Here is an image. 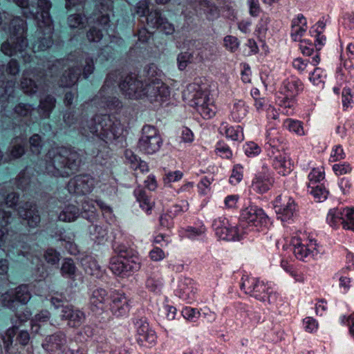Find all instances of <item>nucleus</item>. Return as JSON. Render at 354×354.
<instances>
[{
	"instance_id": "obj_31",
	"label": "nucleus",
	"mask_w": 354,
	"mask_h": 354,
	"mask_svg": "<svg viewBox=\"0 0 354 354\" xmlns=\"http://www.w3.org/2000/svg\"><path fill=\"white\" fill-rule=\"evenodd\" d=\"M80 215V209L77 206L68 205L60 212L58 219L63 222H72L75 221Z\"/></svg>"
},
{
	"instance_id": "obj_41",
	"label": "nucleus",
	"mask_w": 354,
	"mask_h": 354,
	"mask_svg": "<svg viewBox=\"0 0 354 354\" xmlns=\"http://www.w3.org/2000/svg\"><path fill=\"white\" fill-rule=\"evenodd\" d=\"M134 194L140 203V207L149 212L152 207V203L150 202V199L146 195L145 191L141 188H137L134 191Z\"/></svg>"
},
{
	"instance_id": "obj_64",
	"label": "nucleus",
	"mask_w": 354,
	"mask_h": 354,
	"mask_svg": "<svg viewBox=\"0 0 354 354\" xmlns=\"http://www.w3.org/2000/svg\"><path fill=\"white\" fill-rule=\"evenodd\" d=\"M86 37L89 41L98 42L101 40L102 34L100 30L93 27L87 32Z\"/></svg>"
},
{
	"instance_id": "obj_7",
	"label": "nucleus",
	"mask_w": 354,
	"mask_h": 354,
	"mask_svg": "<svg viewBox=\"0 0 354 354\" xmlns=\"http://www.w3.org/2000/svg\"><path fill=\"white\" fill-rule=\"evenodd\" d=\"M303 90V84L300 80L291 77L285 80L279 91L277 100L279 104L285 109H290L295 104V97ZM287 115L292 111L287 110Z\"/></svg>"
},
{
	"instance_id": "obj_19",
	"label": "nucleus",
	"mask_w": 354,
	"mask_h": 354,
	"mask_svg": "<svg viewBox=\"0 0 354 354\" xmlns=\"http://www.w3.org/2000/svg\"><path fill=\"white\" fill-rule=\"evenodd\" d=\"M274 207L278 215V218L284 222L293 216L296 206L295 201L291 198L280 195L276 198Z\"/></svg>"
},
{
	"instance_id": "obj_23",
	"label": "nucleus",
	"mask_w": 354,
	"mask_h": 354,
	"mask_svg": "<svg viewBox=\"0 0 354 354\" xmlns=\"http://www.w3.org/2000/svg\"><path fill=\"white\" fill-rule=\"evenodd\" d=\"M17 213L20 218L26 221L27 225L32 228L37 227L40 223V216L35 204L26 202L21 204L17 208Z\"/></svg>"
},
{
	"instance_id": "obj_63",
	"label": "nucleus",
	"mask_w": 354,
	"mask_h": 354,
	"mask_svg": "<svg viewBox=\"0 0 354 354\" xmlns=\"http://www.w3.org/2000/svg\"><path fill=\"white\" fill-rule=\"evenodd\" d=\"M261 149L259 145L253 142L247 143L245 148V153L248 156H254L259 154Z\"/></svg>"
},
{
	"instance_id": "obj_53",
	"label": "nucleus",
	"mask_w": 354,
	"mask_h": 354,
	"mask_svg": "<svg viewBox=\"0 0 354 354\" xmlns=\"http://www.w3.org/2000/svg\"><path fill=\"white\" fill-rule=\"evenodd\" d=\"M344 230L354 232V208L344 209Z\"/></svg>"
},
{
	"instance_id": "obj_49",
	"label": "nucleus",
	"mask_w": 354,
	"mask_h": 354,
	"mask_svg": "<svg viewBox=\"0 0 354 354\" xmlns=\"http://www.w3.org/2000/svg\"><path fill=\"white\" fill-rule=\"evenodd\" d=\"M13 110L14 113L19 117H28L32 115L35 107L28 103H19Z\"/></svg>"
},
{
	"instance_id": "obj_15",
	"label": "nucleus",
	"mask_w": 354,
	"mask_h": 354,
	"mask_svg": "<svg viewBox=\"0 0 354 354\" xmlns=\"http://www.w3.org/2000/svg\"><path fill=\"white\" fill-rule=\"evenodd\" d=\"M184 45L190 50L195 52L197 62H203L205 60L213 59L217 53V48L209 44H202L198 40L187 39L184 41Z\"/></svg>"
},
{
	"instance_id": "obj_20",
	"label": "nucleus",
	"mask_w": 354,
	"mask_h": 354,
	"mask_svg": "<svg viewBox=\"0 0 354 354\" xmlns=\"http://www.w3.org/2000/svg\"><path fill=\"white\" fill-rule=\"evenodd\" d=\"M115 81L116 77L114 74H109L107 75L104 85L102 86L98 95L96 96V98L94 100L95 101L98 97L101 99V102L99 104L101 107H106L110 110H118L122 107L121 102L118 98L115 97H106L104 96L106 89L110 88L115 82Z\"/></svg>"
},
{
	"instance_id": "obj_10",
	"label": "nucleus",
	"mask_w": 354,
	"mask_h": 354,
	"mask_svg": "<svg viewBox=\"0 0 354 354\" xmlns=\"http://www.w3.org/2000/svg\"><path fill=\"white\" fill-rule=\"evenodd\" d=\"M189 91H194L195 93L192 95V106L196 108L197 111L205 119L213 117L216 113L215 105L210 102L208 97V91L198 83L189 84L187 87Z\"/></svg>"
},
{
	"instance_id": "obj_59",
	"label": "nucleus",
	"mask_w": 354,
	"mask_h": 354,
	"mask_svg": "<svg viewBox=\"0 0 354 354\" xmlns=\"http://www.w3.org/2000/svg\"><path fill=\"white\" fill-rule=\"evenodd\" d=\"M30 149L33 153L39 154L41 149V137L38 134H35L30 138Z\"/></svg>"
},
{
	"instance_id": "obj_9",
	"label": "nucleus",
	"mask_w": 354,
	"mask_h": 354,
	"mask_svg": "<svg viewBox=\"0 0 354 354\" xmlns=\"http://www.w3.org/2000/svg\"><path fill=\"white\" fill-rule=\"evenodd\" d=\"M94 71V63L92 58L85 55L80 61V66L75 64L70 66L62 76L59 85L68 87L74 85L78 80L82 71L84 78H87Z\"/></svg>"
},
{
	"instance_id": "obj_16",
	"label": "nucleus",
	"mask_w": 354,
	"mask_h": 354,
	"mask_svg": "<svg viewBox=\"0 0 354 354\" xmlns=\"http://www.w3.org/2000/svg\"><path fill=\"white\" fill-rule=\"evenodd\" d=\"M109 268L113 274L124 276L137 270L139 266L132 257H112L109 262Z\"/></svg>"
},
{
	"instance_id": "obj_36",
	"label": "nucleus",
	"mask_w": 354,
	"mask_h": 354,
	"mask_svg": "<svg viewBox=\"0 0 354 354\" xmlns=\"http://www.w3.org/2000/svg\"><path fill=\"white\" fill-rule=\"evenodd\" d=\"M77 269L72 259H64L62 263L60 272L62 277L74 281L77 277Z\"/></svg>"
},
{
	"instance_id": "obj_11",
	"label": "nucleus",
	"mask_w": 354,
	"mask_h": 354,
	"mask_svg": "<svg viewBox=\"0 0 354 354\" xmlns=\"http://www.w3.org/2000/svg\"><path fill=\"white\" fill-rule=\"evenodd\" d=\"M162 145L158 130L153 126L145 125L137 145L139 150L145 154H153L159 151Z\"/></svg>"
},
{
	"instance_id": "obj_45",
	"label": "nucleus",
	"mask_w": 354,
	"mask_h": 354,
	"mask_svg": "<svg viewBox=\"0 0 354 354\" xmlns=\"http://www.w3.org/2000/svg\"><path fill=\"white\" fill-rule=\"evenodd\" d=\"M247 109L242 101L235 102L231 111V115L235 122H241L246 115Z\"/></svg>"
},
{
	"instance_id": "obj_50",
	"label": "nucleus",
	"mask_w": 354,
	"mask_h": 354,
	"mask_svg": "<svg viewBox=\"0 0 354 354\" xmlns=\"http://www.w3.org/2000/svg\"><path fill=\"white\" fill-rule=\"evenodd\" d=\"M315 27L316 28L314 30L316 33L315 46L317 48V50H319L321 47L324 44V41L326 40L325 36L322 35V32L325 27V24L323 21H319L316 24Z\"/></svg>"
},
{
	"instance_id": "obj_29",
	"label": "nucleus",
	"mask_w": 354,
	"mask_h": 354,
	"mask_svg": "<svg viewBox=\"0 0 354 354\" xmlns=\"http://www.w3.org/2000/svg\"><path fill=\"white\" fill-rule=\"evenodd\" d=\"M81 264L85 272L96 278L102 276L100 266L97 261L91 256H85L81 259Z\"/></svg>"
},
{
	"instance_id": "obj_43",
	"label": "nucleus",
	"mask_w": 354,
	"mask_h": 354,
	"mask_svg": "<svg viewBox=\"0 0 354 354\" xmlns=\"http://www.w3.org/2000/svg\"><path fill=\"white\" fill-rule=\"evenodd\" d=\"M284 127L290 132L297 136H302L305 135L303 123L301 121L292 119H286L284 121Z\"/></svg>"
},
{
	"instance_id": "obj_28",
	"label": "nucleus",
	"mask_w": 354,
	"mask_h": 354,
	"mask_svg": "<svg viewBox=\"0 0 354 354\" xmlns=\"http://www.w3.org/2000/svg\"><path fill=\"white\" fill-rule=\"evenodd\" d=\"M292 248L291 250L295 257L299 260H304V258L308 257L313 252V250H316V242L310 241L309 244H304L301 242L299 239L294 238L292 240Z\"/></svg>"
},
{
	"instance_id": "obj_13",
	"label": "nucleus",
	"mask_w": 354,
	"mask_h": 354,
	"mask_svg": "<svg viewBox=\"0 0 354 354\" xmlns=\"http://www.w3.org/2000/svg\"><path fill=\"white\" fill-rule=\"evenodd\" d=\"M242 281L241 288L245 290V293L250 294L261 301H270V288L267 287L263 281L248 277H243Z\"/></svg>"
},
{
	"instance_id": "obj_44",
	"label": "nucleus",
	"mask_w": 354,
	"mask_h": 354,
	"mask_svg": "<svg viewBox=\"0 0 354 354\" xmlns=\"http://www.w3.org/2000/svg\"><path fill=\"white\" fill-rule=\"evenodd\" d=\"M164 17L158 10H152L146 17L147 24L149 28L157 29L160 28V24L162 21Z\"/></svg>"
},
{
	"instance_id": "obj_37",
	"label": "nucleus",
	"mask_w": 354,
	"mask_h": 354,
	"mask_svg": "<svg viewBox=\"0 0 354 354\" xmlns=\"http://www.w3.org/2000/svg\"><path fill=\"white\" fill-rule=\"evenodd\" d=\"M191 63H198L196 59L195 52L187 48V51L180 53L177 57V64L179 70L183 71Z\"/></svg>"
},
{
	"instance_id": "obj_48",
	"label": "nucleus",
	"mask_w": 354,
	"mask_h": 354,
	"mask_svg": "<svg viewBox=\"0 0 354 354\" xmlns=\"http://www.w3.org/2000/svg\"><path fill=\"white\" fill-rule=\"evenodd\" d=\"M309 192L313 196V197L321 202L326 199L328 196V191L321 185H308Z\"/></svg>"
},
{
	"instance_id": "obj_27",
	"label": "nucleus",
	"mask_w": 354,
	"mask_h": 354,
	"mask_svg": "<svg viewBox=\"0 0 354 354\" xmlns=\"http://www.w3.org/2000/svg\"><path fill=\"white\" fill-rule=\"evenodd\" d=\"M109 304L110 310L116 316H121L129 310V304L127 297L123 293L113 292L111 296Z\"/></svg>"
},
{
	"instance_id": "obj_51",
	"label": "nucleus",
	"mask_w": 354,
	"mask_h": 354,
	"mask_svg": "<svg viewBox=\"0 0 354 354\" xmlns=\"http://www.w3.org/2000/svg\"><path fill=\"white\" fill-rule=\"evenodd\" d=\"M63 121L68 127H73L74 128L79 129L80 123L84 120H81L77 125V118L75 116V111L71 109L66 111L63 115ZM80 131V129H78Z\"/></svg>"
},
{
	"instance_id": "obj_57",
	"label": "nucleus",
	"mask_w": 354,
	"mask_h": 354,
	"mask_svg": "<svg viewBox=\"0 0 354 354\" xmlns=\"http://www.w3.org/2000/svg\"><path fill=\"white\" fill-rule=\"evenodd\" d=\"M30 183V177L26 171L19 173L17 179V187L21 189H26Z\"/></svg>"
},
{
	"instance_id": "obj_33",
	"label": "nucleus",
	"mask_w": 354,
	"mask_h": 354,
	"mask_svg": "<svg viewBox=\"0 0 354 354\" xmlns=\"http://www.w3.org/2000/svg\"><path fill=\"white\" fill-rule=\"evenodd\" d=\"M55 236L57 237V240L63 243V245L66 248L68 251L73 254H75L77 252L76 245L73 243V234H66L64 229L58 230L55 233Z\"/></svg>"
},
{
	"instance_id": "obj_18",
	"label": "nucleus",
	"mask_w": 354,
	"mask_h": 354,
	"mask_svg": "<svg viewBox=\"0 0 354 354\" xmlns=\"http://www.w3.org/2000/svg\"><path fill=\"white\" fill-rule=\"evenodd\" d=\"M66 336L61 332L47 335L42 342V348L50 353H63L66 348Z\"/></svg>"
},
{
	"instance_id": "obj_12",
	"label": "nucleus",
	"mask_w": 354,
	"mask_h": 354,
	"mask_svg": "<svg viewBox=\"0 0 354 354\" xmlns=\"http://www.w3.org/2000/svg\"><path fill=\"white\" fill-rule=\"evenodd\" d=\"M31 298L28 286L20 285L14 290L6 292L1 296L0 301L3 307L15 310L17 308V303L26 304Z\"/></svg>"
},
{
	"instance_id": "obj_3",
	"label": "nucleus",
	"mask_w": 354,
	"mask_h": 354,
	"mask_svg": "<svg viewBox=\"0 0 354 354\" xmlns=\"http://www.w3.org/2000/svg\"><path fill=\"white\" fill-rule=\"evenodd\" d=\"M52 6L50 0H38V11L24 12L26 17H32L37 24L38 39L33 44L34 51L45 50L53 44L52 35L53 32V21L49 10Z\"/></svg>"
},
{
	"instance_id": "obj_39",
	"label": "nucleus",
	"mask_w": 354,
	"mask_h": 354,
	"mask_svg": "<svg viewBox=\"0 0 354 354\" xmlns=\"http://www.w3.org/2000/svg\"><path fill=\"white\" fill-rule=\"evenodd\" d=\"M88 232L91 239L95 242H97L99 243L105 239L107 234L106 230L97 224L91 225L88 227Z\"/></svg>"
},
{
	"instance_id": "obj_32",
	"label": "nucleus",
	"mask_w": 354,
	"mask_h": 354,
	"mask_svg": "<svg viewBox=\"0 0 354 354\" xmlns=\"http://www.w3.org/2000/svg\"><path fill=\"white\" fill-rule=\"evenodd\" d=\"M221 134H224L227 138H230L233 140L242 141L244 138L243 129L240 126H237L236 129L230 127L225 123L221 124L219 127Z\"/></svg>"
},
{
	"instance_id": "obj_24",
	"label": "nucleus",
	"mask_w": 354,
	"mask_h": 354,
	"mask_svg": "<svg viewBox=\"0 0 354 354\" xmlns=\"http://www.w3.org/2000/svg\"><path fill=\"white\" fill-rule=\"evenodd\" d=\"M60 316L62 320L68 322V325L71 327L80 326L85 319L84 313L71 305L62 306Z\"/></svg>"
},
{
	"instance_id": "obj_21",
	"label": "nucleus",
	"mask_w": 354,
	"mask_h": 354,
	"mask_svg": "<svg viewBox=\"0 0 354 354\" xmlns=\"http://www.w3.org/2000/svg\"><path fill=\"white\" fill-rule=\"evenodd\" d=\"M93 187V179L89 175H78L70 179L67 188L70 193L86 194Z\"/></svg>"
},
{
	"instance_id": "obj_38",
	"label": "nucleus",
	"mask_w": 354,
	"mask_h": 354,
	"mask_svg": "<svg viewBox=\"0 0 354 354\" xmlns=\"http://www.w3.org/2000/svg\"><path fill=\"white\" fill-rule=\"evenodd\" d=\"M344 209H332L328 212L327 216V221L328 224L333 227H336L339 225H342L344 229V218L343 216Z\"/></svg>"
},
{
	"instance_id": "obj_35",
	"label": "nucleus",
	"mask_w": 354,
	"mask_h": 354,
	"mask_svg": "<svg viewBox=\"0 0 354 354\" xmlns=\"http://www.w3.org/2000/svg\"><path fill=\"white\" fill-rule=\"evenodd\" d=\"M56 100L52 95H47L41 99L39 103V113L42 118H48L55 106Z\"/></svg>"
},
{
	"instance_id": "obj_14",
	"label": "nucleus",
	"mask_w": 354,
	"mask_h": 354,
	"mask_svg": "<svg viewBox=\"0 0 354 354\" xmlns=\"http://www.w3.org/2000/svg\"><path fill=\"white\" fill-rule=\"evenodd\" d=\"M120 90L129 98L145 96V84L136 75H127L119 84Z\"/></svg>"
},
{
	"instance_id": "obj_61",
	"label": "nucleus",
	"mask_w": 354,
	"mask_h": 354,
	"mask_svg": "<svg viewBox=\"0 0 354 354\" xmlns=\"http://www.w3.org/2000/svg\"><path fill=\"white\" fill-rule=\"evenodd\" d=\"M308 178L310 185H314V184H316L324 178V173L318 169H313L309 174Z\"/></svg>"
},
{
	"instance_id": "obj_47",
	"label": "nucleus",
	"mask_w": 354,
	"mask_h": 354,
	"mask_svg": "<svg viewBox=\"0 0 354 354\" xmlns=\"http://www.w3.org/2000/svg\"><path fill=\"white\" fill-rule=\"evenodd\" d=\"M82 216L93 222L95 218L96 208L92 201L86 200L82 203Z\"/></svg>"
},
{
	"instance_id": "obj_25",
	"label": "nucleus",
	"mask_w": 354,
	"mask_h": 354,
	"mask_svg": "<svg viewBox=\"0 0 354 354\" xmlns=\"http://www.w3.org/2000/svg\"><path fill=\"white\" fill-rule=\"evenodd\" d=\"M138 342L142 346H149L155 343L156 335L155 332L149 328V324L143 319L136 322Z\"/></svg>"
},
{
	"instance_id": "obj_46",
	"label": "nucleus",
	"mask_w": 354,
	"mask_h": 354,
	"mask_svg": "<svg viewBox=\"0 0 354 354\" xmlns=\"http://www.w3.org/2000/svg\"><path fill=\"white\" fill-rule=\"evenodd\" d=\"M9 151L10 159L19 158L24 154V147L20 138H16L12 140Z\"/></svg>"
},
{
	"instance_id": "obj_4",
	"label": "nucleus",
	"mask_w": 354,
	"mask_h": 354,
	"mask_svg": "<svg viewBox=\"0 0 354 354\" xmlns=\"http://www.w3.org/2000/svg\"><path fill=\"white\" fill-rule=\"evenodd\" d=\"M26 30L24 20L20 17L13 18L10 23V37L1 47L2 53L8 56L17 55L18 53H22L28 47Z\"/></svg>"
},
{
	"instance_id": "obj_5",
	"label": "nucleus",
	"mask_w": 354,
	"mask_h": 354,
	"mask_svg": "<svg viewBox=\"0 0 354 354\" xmlns=\"http://www.w3.org/2000/svg\"><path fill=\"white\" fill-rule=\"evenodd\" d=\"M145 78V96L153 102H163L169 96V88L156 77V67L152 64L148 66L144 71Z\"/></svg>"
},
{
	"instance_id": "obj_2",
	"label": "nucleus",
	"mask_w": 354,
	"mask_h": 354,
	"mask_svg": "<svg viewBox=\"0 0 354 354\" xmlns=\"http://www.w3.org/2000/svg\"><path fill=\"white\" fill-rule=\"evenodd\" d=\"M80 133L86 137L96 136L106 142H113L122 133L120 122L110 115H96L80 123Z\"/></svg>"
},
{
	"instance_id": "obj_1",
	"label": "nucleus",
	"mask_w": 354,
	"mask_h": 354,
	"mask_svg": "<svg viewBox=\"0 0 354 354\" xmlns=\"http://www.w3.org/2000/svg\"><path fill=\"white\" fill-rule=\"evenodd\" d=\"M80 162V155L75 149L53 148L46 155L45 172L55 177H68L77 170Z\"/></svg>"
},
{
	"instance_id": "obj_56",
	"label": "nucleus",
	"mask_w": 354,
	"mask_h": 354,
	"mask_svg": "<svg viewBox=\"0 0 354 354\" xmlns=\"http://www.w3.org/2000/svg\"><path fill=\"white\" fill-rule=\"evenodd\" d=\"M182 315L186 319L196 322L200 317V312L196 308L186 307L182 310Z\"/></svg>"
},
{
	"instance_id": "obj_58",
	"label": "nucleus",
	"mask_w": 354,
	"mask_h": 354,
	"mask_svg": "<svg viewBox=\"0 0 354 354\" xmlns=\"http://www.w3.org/2000/svg\"><path fill=\"white\" fill-rule=\"evenodd\" d=\"M14 218L10 211H6L0 208V226L1 227H5L12 223Z\"/></svg>"
},
{
	"instance_id": "obj_22",
	"label": "nucleus",
	"mask_w": 354,
	"mask_h": 354,
	"mask_svg": "<svg viewBox=\"0 0 354 354\" xmlns=\"http://www.w3.org/2000/svg\"><path fill=\"white\" fill-rule=\"evenodd\" d=\"M227 221L225 223L223 220L214 221L213 225L215 227L216 234L223 240L234 241L239 240L243 234L244 232L241 230L240 225L235 227H230Z\"/></svg>"
},
{
	"instance_id": "obj_54",
	"label": "nucleus",
	"mask_w": 354,
	"mask_h": 354,
	"mask_svg": "<svg viewBox=\"0 0 354 354\" xmlns=\"http://www.w3.org/2000/svg\"><path fill=\"white\" fill-rule=\"evenodd\" d=\"M60 257V253L53 248H48L44 254L45 261L50 265L57 264Z\"/></svg>"
},
{
	"instance_id": "obj_30",
	"label": "nucleus",
	"mask_w": 354,
	"mask_h": 354,
	"mask_svg": "<svg viewBox=\"0 0 354 354\" xmlns=\"http://www.w3.org/2000/svg\"><path fill=\"white\" fill-rule=\"evenodd\" d=\"M272 183L273 180L268 176L259 174L253 180L252 187L254 191L262 194L267 192Z\"/></svg>"
},
{
	"instance_id": "obj_55",
	"label": "nucleus",
	"mask_w": 354,
	"mask_h": 354,
	"mask_svg": "<svg viewBox=\"0 0 354 354\" xmlns=\"http://www.w3.org/2000/svg\"><path fill=\"white\" fill-rule=\"evenodd\" d=\"M326 77V75L324 74L323 70L320 68H316L311 73L310 77V80L315 85H323L324 82V79Z\"/></svg>"
},
{
	"instance_id": "obj_8",
	"label": "nucleus",
	"mask_w": 354,
	"mask_h": 354,
	"mask_svg": "<svg viewBox=\"0 0 354 354\" xmlns=\"http://www.w3.org/2000/svg\"><path fill=\"white\" fill-rule=\"evenodd\" d=\"M268 217L264 213L263 210L257 206H248L241 211L239 218V225L241 230L245 234L250 231L249 227L252 230L256 228V231H259L260 228L265 227L268 223Z\"/></svg>"
},
{
	"instance_id": "obj_60",
	"label": "nucleus",
	"mask_w": 354,
	"mask_h": 354,
	"mask_svg": "<svg viewBox=\"0 0 354 354\" xmlns=\"http://www.w3.org/2000/svg\"><path fill=\"white\" fill-rule=\"evenodd\" d=\"M333 169L336 175L341 176L348 174L351 171L352 168L348 163H338L333 166Z\"/></svg>"
},
{
	"instance_id": "obj_6",
	"label": "nucleus",
	"mask_w": 354,
	"mask_h": 354,
	"mask_svg": "<svg viewBox=\"0 0 354 354\" xmlns=\"http://www.w3.org/2000/svg\"><path fill=\"white\" fill-rule=\"evenodd\" d=\"M268 141L266 145L268 155L272 160V167L281 176H286L292 171V162L289 155L284 151L278 138L268 135Z\"/></svg>"
},
{
	"instance_id": "obj_42",
	"label": "nucleus",
	"mask_w": 354,
	"mask_h": 354,
	"mask_svg": "<svg viewBox=\"0 0 354 354\" xmlns=\"http://www.w3.org/2000/svg\"><path fill=\"white\" fill-rule=\"evenodd\" d=\"M91 19V17L86 18L80 14H74L68 16L67 22L71 28H83L85 27L86 23L88 22Z\"/></svg>"
},
{
	"instance_id": "obj_17",
	"label": "nucleus",
	"mask_w": 354,
	"mask_h": 354,
	"mask_svg": "<svg viewBox=\"0 0 354 354\" xmlns=\"http://www.w3.org/2000/svg\"><path fill=\"white\" fill-rule=\"evenodd\" d=\"M43 74L38 73L35 69H26L22 73L20 87L23 92L27 95H33L39 89L40 79Z\"/></svg>"
},
{
	"instance_id": "obj_52",
	"label": "nucleus",
	"mask_w": 354,
	"mask_h": 354,
	"mask_svg": "<svg viewBox=\"0 0 354 354\" xmlns=\"http://www.w3.org/2000/svg\"><path fill=\"white\" fill-rule=\"evenodd\" d=\"M6 71L11 75H16L19 72V65L17 60L12 59L6 66L0 65V76Z\"/></svg>"
},
{
	"instance_id": "obj_34",
	"label": "nucleus",
	"mask_w": 354,
	"mask_h": 354,
	"mask_svg": "<svg viewBox=\"0 0 354 354\" xmlns=\"http://www.w3.org/2000/svg\"><path fill=\"white\" fill-rule=\"evenodd\" d=\"M15 82L12 80L0 81V104L3 106L12 97L15 91Z\"/></svg>"
},
{
	"instance_id": "obj_62",
	"label": "nucleus",
	"mask_w": 354,
	"mask_h": 354,
	"mask_svg": "<svg viewBox=\"0 0 354 354\" xmlns=\"http://www.w3.org/2000/svg\"><path fill=\"white\" fill-rule=\"evenodd\" d=\"M136 12L141 17H147L149 10V2L147 0L140 1L137 3Z\"/></svg>"
},
{
	"instance_id": "obj_40",
	"label": "nucleus",
	"mask_w": 354,
	"mask_h": 354,
	"mask_svg": "<svg viewBox=\"0 0 354 354\" xmlns=\"http://www.w3.org/2000/svg\"><path fill=\"white\" fill-rule=\"evenodd\" d=\"M201 8L207 14V19L213 20L219 16V10L217 6L207 0H200Z\"/></svg>"
},
{
	"instance_id": "obj_26",
	"label": "nucleus",
	"mask_w": 354,
	"mask_h": 354,
	"mask_svg": "<svg viewBox=\"0 0 354 354\" xmlns=\"http://www.w3.org/2000/svg\"><path fill=\"white\" fill-rule=\"evenodd\" d=\"M110 297L106 290L103 288H96L90 297L91 308L93 312L104 310L107 307V302Z\"/></svg>"
}]
</instances>
